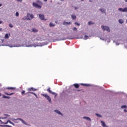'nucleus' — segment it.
Segmentation results:
<instances>
[{"label":"nucleus","instance_id":"1","mask_svg":"<svg viewBox=\"0 0 127 127\" xmlns=\"http://www.w3.org/2000/svg\"><path fill=\"white\" fill-rule=\"evenodd\" d=\"M46 44H44V43H36L34 44H32L30 43V41H27L25 42V44H21L20 42H17V43H15L14 42H12L11 44L8 45H2L0 44V46H8L9 47H37L39 46H43L44 45H46Z\"/></svg>","mask_w":127,"mask_h":127},{"label":"nucleus","instance_id":"2","mask_svg":"<svg viewBox=\"0 0 127 127\" xmlns=\"http://www.w3.org/2000/svg\"><path fill=\"white\" fill-rule=\"evenodd\" d=\"M42 96L46 98V99H47V101H48L50 104H52V101L51 100V98L50 97V96H49V95H48V94H42Z\"/></svg>","mask_w":127,"mask_h":127},{"label":"nucleus","instance_id":"3","mask_svg":"<svg viewBox=\"0 0 127 127\" xmlns=\"http://www.w3.org/2000/svg\"><path fill=\"white\" fill-rule=\"evenodd\" d=\"M34 15H33V14L29 13L27 14L26 19H27V20H31L33 18H34Z\"/></svg>","mask_w":127,"mask_h":127},{"label":"nucleus","instance_id":"4","mask_svg":"<svg viewBox=\"0 0 127 127\" xmlns=\"http://www.w3.org/2000/svg\"><path fill=\"white\" fill-rule=\"evenodd\" d=\"M13 120H14V121H20V122H21V123L24 125H25V126H28V124H27V123L24 121V120H23L22 119L17 118L16 119H13Z\"/></svg>","mask_w":127,"mask_h":127},{"label":"nucleus","instance_id":"5","mask_svg":"<svg viewBox=\"0 0 127 127\" xmlns=\"http://www.w3.org/2000/svg\"><path fill=\"white\" fill-rule=\"evenodd\" d=\"M101 28H102L103 30H104V31H105V30H107V31H108V32H110V27H109L108 26L102 25L101 26Z\"/></svg>","mask_w":127,"mask_h":127},{"label":"nucleus","instance_id":"6","mask_svg":"<svg viewBox=\"0 0 127 127\" xmlns=\"http://www.w3.org/2000/svg\"><path fill=\"white\" fill-rule=\"evenodd\" d=\"M33 6H34V7H36V8H39V9H40L42 7V6H40V5L35 2H33Z\"/></svg>","mask_w":127,"mask_h":127},{"label":"nucleus","instance_id":"7","mask_svg":"<svg viewBox=\"0 0 127 127\" xmlns=\"http://www.w3.org/2000/svg\"><path fill=\"white\" fill-rule=\"evenodd\" d=\"M39 18L41 20H46V19L45 18L44 14H39Z\"/></svg>","mask_w":127,"mask_h":127},{"label":"nucleus","instance_id":"8","mask_svg":"<svg viewBox=\"0 0 127 127\" xmlns=\"http://www.w3.org/2000/svg\"><path fill=\"white\" fill-rule=\"evenodd\" d=\"M4 116H5L4 117H0V119H1V120H5V119H7V118L10 117V115H8V114H4Z\"/></svg>","mask_w":127,"mask_h":127},{"label":"nucleus","instance_id":"9","mask_svg":"<svg viewBox=\"0 0 127 127\" xmlns=\"http://www.w3.org/2000/svg\"><path fill=\"white\" fill-rule=\"evenodd\" d=\"M37 89L33 88V87H31V88H29L27 89V91H28V92H30L31 91H33V92H35V91H37Z\"/></svg>","mask_w":127,"mask_h":127},{"label":"nucleus","instance_id":"10","mask_svg":"<svg viewBox=\"0 0 127 127\" xmlns=\"http://www.w3.org/2000/svg\"><path fill=\"white\" fill-rule=\"evenodd\" d=\"M54 112H55V113H56V114H58V115L63 116V114L61 113L60 111L58 110H55L54 111Z\"/></svg>","mask_w":127,"mask_h":127},{"label":"nucleus","instance_id":"11","mask_svg":"<svg viewBox=\"0 0 127 127\" xmlns=\"http://www.w3.org/2000/svg\"><path fill=\"white\" fill-rule=\"evenodd\" d=\"M71 23H72L71 22H66V21H64L63 22V25H69L71 24Z\"/></svg>","mask_w":127,"mask_h":127},{"label":"nucleus","instance_id":"12","mask_svg":"<svg viewBox=\"0 0 127 127\" xmlns=\"http://www.w3.org/2000/svg\"><path fill=\"white\" fill-rule=\"evenodd\" d=\"M83 119L84 120H86V121H88V122H91V121H92V120H91V118H90V117H83Z\"/></svg>","mask_w":127,"mask_h":127},{"label":"nucleus","instance_id":"13","mask_svg":"<svg viewBox=\"0 0 127 127\" xmlns=\"http://www.w3.org/2000/svg\"><path fill=\"white\" fill-rule=\"evenodd\" d=\"M71 17L73 20H76V18H77V16L75 14H71Z\"/></svg>","mask_w":127,"mask_h":127},{"label":"nucleus","instance_id":"14","mask_svg":"<svg viewBox=\"0 0 127 127\" xmlns=\"http://www.w3.org/2000/svg\"><path fill=\"white\" fill-rule=\"evenodd\" d=\"M99 10H100L102 13H105L106 14V10L105 8H100Z\"/></svg>","mask_w":127,"mask_h":127},{"label":"nucleus","instance_id":"15","mask_svg":"<svg viewBox=\"0 0 127 127\" xmlns=\"http://www.w3.org/2000/svg\"><path fill=\"white\" fill-rule=\"evenodd\" d=\"M80 85H81V86H85V87H90V86H91V84H90L81 83Z\"/></svg>","mask_w":127,"mask_h":127},{"label":"nucleus","instance_id":"16","mask_svg":"<svg viewBox=\"0 0 127 127\" xmlns=\"http://www.w3.org/2000/svg\"><path fill=\"white\" fill-rule=\"evenodd\" d=\"M101 123L102 124V127H109L107 126V125H106V123H105V122L101 121Z\"/></svg>","mask_w":127,"mask_h":127},{"label":"nucleus","instance_id":"17","mask_svg":"<svg viewBox=\"0 0 127 127\" xmlns=\"http://www.w3.org/2000/svg\"><path fill=\"white\" fill-rule=\"evenodd\" d=\"M38 30L36 29L35 28H33L32 29V32H34L35 33L38 32Z\"/></svg>","mask_w":127,"mask_h":127},{"label":"nucleus","instance_id":"18","mask_svg":"<svg viewBox=\"0 0 127 127\" xmlns=\"http://www.w3.org/2000/svg\"><path fill=\"white\" fill-rule=\"evenodd\" d=\"M4 94H5V95H6V96H11L12 95H13V93H7V92H4Z\"/></svg>","mask_w":127,"mask_h":127},{"label":"nucleus","instance_id":"19","mask_svg":"<svg viewBox=\"0 0 127 127\" xmlns=\"http://www.w3.org/2000/svg\"><path fill=\"white\" fill-rule=\"evenodd\" d=\"M49 25L50 27H54V26H55V24L51 22L50 23Z\"/></svg>","mask_w":127,"mask_h":127},{"label":"nucleus","instance_id":"20","mask_svg":"<svg viewBox=\"0 0 127 127\" xmlns=\"http://www.w3.org/2000/svg\"><path fill=\"white\" fill-rule=\"evenodd\" d=\"M47 92L50 93V94H52L53 92H52L50 87L47 89Z\"/></svg>","mask_w":127,"mask_h":127},{"label":"nucleus","instance_id":"21","mask_svg":"<svg viewBox=\"0 0 127 127\" xmlns=\"http://www.w3.org/2000/svg\"><path fill=\"white\" fill-rule=\"evenodd\" d=\"M74 87H75L76 89H78V88H79V84H73Z\"/></svg>","mask_w":127,"mask_h":127},{"label":"nucleus","instance_id":"22","mask_svg":"<svg viewBox=\"0 0 127 127\" xmlns=\"http://www.w3.org/2000/svg\"><path fill=\"white\" fill-rule=\"evenodd\" d=\"M9 38V36H8V34L6 33L5 34L4 38L5 39H7Z\"/></svg>","mask_w":127,"mask_h":127},{"label":"nucleus","instance_id":"23","mask_svg":"<svg viewBox=\"0 0 127 127\" xmlns=\"http://www.w3.org/2000/svg\"><path fill=\"white\" fill-rule=\"evenodd\" d=\"M119 22L120 23V24H123V23H124V20H123L122 19H120L119 20Z\"/></svg>","mask_w":127,"mask_h":127},{"label":"nucleus","instance_id":"24","mask_svg":"<svg viewBox=\"0 0 127 127\" xmlns=\"http://www.w3.org/2000/svg\"><path fill=\"white\" fill-rule=\"evenodd\" d=\"M96 116L98 117V118H103V116L101 114H96Z\"/></svg>","mask_w":127,"mask_h":127},{"label":"nucleus","instance_id":"25","mask_svg":"<svg viewBox=\"0 0 127 127\" xmlns=\"http://www.w3.org/2000/svg\"><path fill=\"white\" fill-rule=\"evenodd\" d=\"M89 39V36H88L87 35H85L84 36V38H83V39L84 40H87V39Z\"/></svg>","mask_w":127,"mask_h":127},{"label":"nucleus","instance_id":"26","mask_svg":"<svg viewBox=\"0 0 127 127\" xmlns=\"http://www.w3.org/2000/svg\"><path fill=\"white\" fill-rule=\"evenodd\" d=\"M7 89L8 90H14V89H15V88H14V87H7Z\"/></svg>","mask_w":127,"mask_h":127},{"label":"nucleus","instance_id":"27","mask_svg":"<svg viewBox=\"0 0 127 127\" xmlns=\"http://www.w3.org/2000/svg\"><path fill=\"white\" fill-rule=\"evenodd\" d=\"M118 10H119V11H122V12H124V9L123 8H119L118 9Z\"/></svg>","mask_w":127,"mask_h":127},{"label":"nucleus","instance_id":"28","mask_svg":"<svg viewBox=\"0 0 127 127\" xmlns=\"http://www.w3.org/2000/svg\"><path fill=\"white\" fill-rule=\"evenodd\" d=\"M122 109H127V105H123L121 106Z\"/></svg>","mask_w":127,"mask_h":127},{"label":"nucleus","instance_id":"29","mask_svg":"<svg viewBox=\"0 0 127 127\" xmlns=\"http://www.w3.org/2000/svg\"><path fill=\"white\" fill-rule=\"evenodd\" d=\"M52 95H55V98H56V97H57V93H55V92H53L52 93Z\"/></svg>","mask_w":127,"mask_h":127},{"label":"nucleus","instance_id":"30","mask_svg":"<svg viewBox=\"0 0 127 127\" xmlns=\"http://www.w3.org/2000/svg\"><path fill=\"white\" fill-rule=\"evenodd\" d=\"M76 39H82L83 38V36L81 37H77L75 38Z\"/></svg>","mask_w":127,"mask_h":127},{"label":"nucleus","instance_id":"31","mask_svg":"<svg viewBox=\"0 0 127 127\" xmlns=\"http://www.w3.org/2000/svg\"><path fill=\"white\" fill-rule=\"evenodd\" d=\"M124 12H127V7H125L124 8Z\"/></svg>","mask_w":127,"mask_h":127},{"label":"nucleus","instance_id":"32","mask_svg":"<svg viewBox=\"0 0 127 127\" xmlns=\"http://www.w3.org/2000/svg\"><path fill=\"white\" fill-rule=\"evenodd\" d=\"M74 24H75V25H78V26H80V23L77 22H75L74 23Z\"/></svg>","mask_w":127,"mask_h":127},{"label":"nucleus","instance_id":"33","mask_svg":"<svg viewBox=\"0 0 127 127\" xmlns=\"http://www.w3.org/2000/svg\"><path fill=\"white\" fill-rule=\"evenodd\" d=\"M114 43H115L116 45H120V43H118V42H116L115 41H113Z\"/></svg>","mask_w":127,"mask_h":127},{"label":"nucleus","instance_id":"34","mask_svg":"<svg viewBox=\"0 0 127 127\" xmlns=\"http://www.w3.org/2000/svg\"><path fill=\"white\" fill-rule=\"evenodd\" d=\"M67 38H61L60 40H66Z\"/></svg>","mask_w":127,"mask_h":127},{"label":"nucleus","instance_id":"35","mask_svg":"<svg viewBox=\"0 0 127 127\" xmlns=\"http://www.w3.org/2000/svg\"><path fill=\"white\" fill-rule=\"evenodd\" d=\"M25 93V91L23 90V91L21 92V94H22L23 96H24Z\"/></svg>","mask_w":127,"mask_h":127},{"label":"nucleus","instance_id":"36","mask_svg":"<svg viewBox=\"0 0 127 127\" xmlns=\"http://www.w3.org/2000/svg\"><path fill=\"white\" fill-rule=\"evenodd\" d=\"M15 15L16 16H18V15H19V13H18V12H16L15 13Z\"/></svg>","mask_w":127,"mask_h":127},{"label":"nucleus","instance_id":"37","mask_svg":"<svg viewBox=\"0 0 127 127\" xmlns=\"http://www.w3.org/2000/svg\"><path fill=\"white\" fill-rule=\"evenodd\" d=\"M9 27H11L12 28V27H13V25L11 24H9Z\"/></svg>","mask_w":127,"mask_h":127},{"label":"nucleus","instance_id":"38","mask_svg":"<svg viewBox=\"0 0 127 127\" xmlns=\"http://www.w3.org/2000/svg\"><path fill=\"white\" fill-rule=\"evenodd\" d=\"M91 24H93V23L91 21H89L88 22V25H91Z\"/></svg>","mask_w":127,"mask_h":127},{"label":"nucleus","instance_id":"39","mask_svg":"<svg viewBox=\"0 0 127 127\" xmlns=\"http://www.w3.org/2000/svg\"><path fill=\"white\" fill-rule=\"evenodd\" d=\"M28 93H29V94H32L33 95H35V93H34V92H28Z\"/></svg>","mask_w":127,"mask_h":127},{"label":"nucleus","instance_id":"40","mask_svg":"<svg viewBox=\"0 0 127 127\" xmlns=\"http://www.w3.org/2000/svg\"><path fill=\"white\" fill-rule=\"evenodd\" d=\"M72 30L74 31H76V30H77V28L76 27H74Z\"/></svg>","mask_w":127,"mask_h":127},{"label":"nucleus","instance_id":"41","mask_svg":"<svg viewBox=\"0 0 127 127\" xmlns=\"http://www.w3.org/2000/svg\"><path fill=\"white\" fill-rule=\"evenodd\" d=\"M2 98H3V99H6V96H5V95H3Z\"/></svg>","mask_w":127,"mask_h":127},{"label":"nucleus","instance_id":"42","mask_svg":"<svg viewBox=\"0 0 127 127\" xmlns=\"http://www.w3.org/2000/svg\"><path fill=\"white\" fill-rule=\"evenodd\" d=\"M0 123L4 125V122H3L1 120H0Z\"/></svg>","mask_w":127,"mask_h":127},{"label":"nucleus","instance_id":"43","mask_svg":"<svg viewBox=\"0 0 127 127\" xmlns=\"http://www.w3.org/2000/svg\"><path fill=\"white\" fill-rule=\"evenodd\" d=\"M100 39H101V40H105V41H107V40H106V39H104V38H100Z\"/></svg>","mask_w":127,"mask_h":127},{"label":"nucleus","instance_id":"44","mask_svg":"<svg viewBox=\"0 0 127 127\" xmlns=\"http://www.w3.org/2000/svg\"><path fill=\"white\" fill-rule=\"evenodd\" d=\"M17 1H19L20 2H22V0H16Z\"/></svg>","mask_w":127,"mask_h":127},{"label":"nucleus","instance_id":"45","mask_svg":"<svg viewBox=\"0 0 127 127\" xmlns=\"http://www.w3.org/2000/svg\"><path fill=\"white\" fill-rule=\"evenodd\" d=\"M6 99H10V97L6 96Z\"/></svg>","mask_w":127,"mask_h":127},{"label":"nucleus","instance_id":"46","mask_svg":"<svg viewBox=\"0 0 127 127\" xmlns=\"http://www.w3.org/2000/svg\"><path fill=\"white\" fill-rule=\"evenodd\" d=\"M7 124H8V122H7V121L5 123H4V125H7Z\"/></svg>","mask_w":127,"mask_h":127},{"label":"nucleus","instance_id":"47","mask_svg":"<svg viewBox=\"0 0 127 127\" xmlns=\"http://www.w3.org/2000/svg\"><path fill=\"white\" fill-rule=\"evenodd\" d=\"M34 96H35L36 98H38V97L37 96V95H36V94L35 93Z\"/></svg>","mask_w":127,"mask_h":127},{"label":"nucleus","instance_id":"48","mask_svg":"<svg viewBox=\"0 0 127 127\" xmlns=\"http://www.w3.org/2000/svg\"><path fill=\"white\" fill-rule=\"evenodd\" d=\"M75 9L76 10V9H78V7H74Z\"/></svg>","mask_w":127,"mask_h":127},{"label":"nucleus","instance_id":"49","mask_svg":"<svg viewBox=\"0 0 127 127\" xmlns=\"http://www.w3.org/2000/svg\"><path fill=\"white\" fill-rule=\"evenodd\" d=\"M13 123H12L11 121H10V122H9V124H10L11 125H12Z\"/></svg>","mask_w":127,"mask_h":127},{"label":"nucleus","instance_id":"50","mask_svg":"<svg viewBox=\"0 0 127 127\" xmlns=\"http://www.w3.org/2000/svg\"><path fill=\"white\" fill-rule=\"evenodd\" d=\"M13 123H12L11 121H10V122H9V124H10L11 125H12Z\"/></svg>","mask_w":127,"mask_h":127},{"label":"nucleus","instance_id":"51","mask_svg":"<svg viewBox=\"0 0 127 127\" xmlns=\"http://www.w3.org/2000/svg\"><path fill=\"white\" fill-rule=\"evenodd\" d=\"M90 2H93V0H89Z\"/></svg>","mask_w":127,"mask_h":127},{"label":"nucleus","instance_id":"52","mask_svg":"<svg viewBox=\"0 0 127 127\" xmlns=\"http://www.w3.org/2000/svg\"><path fill=\"white\" fill-rule=\"evenodd\" d=\"M0 31H2V28H0Z\"/></svg>","mask_w":127,"mask_h":127},{"label":"nucleus","instance_id":"53","mask_svg":"<svg viewBox=\"0 0 127 127\" xmlns=\"http://www.w3.org/2000/svg\"><path fill=\"white\" fill-rule=\"evenodd\" d=\"M7 123H10V121L9 120L7 121Z\"/></svg>","mask_w":127,"mask_h":127},{"label":"nucleus","instance_id":"54","mask_svg":"<svg viewBox=\"0 0 127 127\" xmlns=\"http://www.w3.org/2000/svg\"><path fill=\"white\" fill-rule=\"evenodd\" d=\"M1 23H2V21H0V24H1Z\"/></svg>","mask_w":127,"mask_h":127},{"label":"nucleus","instance_id":"55","mask_svg":"<svg viewBox=\"0 0 127 127\" xmlns=\"http://www.w3.org/2000/svg\"><path fill=\"white\" fill-rule=\"evenodd\" d=\"M124 112H126L127 113V110H126V109H125V110H124Z\"/></svg>","mask_w":127,"mask_h":127},{"label":"nucleus","instance_id":"56","mask_svg":"<svg viewBox=\"0 0 127 127\" xmlns=\"http://www.w3.org/2000/svg\"><path fill=\"white\" fill-rule=\"evenodd\" d=\"M107 42H108V43H110V40H108V41H107Z\"/></svg>","mask_w":127,"mask_h":127},{"label":"nucleus","instance_id":"57","mask_svg":"<svg viewBox=\"0 0 127 127\" xmlns=\"http://www.w3.org/2000/svg\"><path fill=\"white\" fill-rule=\"evenodd\" d=\"M68 39H73V38H68Z\"/></svg>","mask_w":127,"mask_h":127},{"label":"nucleus","instance_id":"58","mask_svg":"<svg viewBox=\"0 0 127 127\" xmlns=\"http://www.w3.org/2000/svg\"><path fill=\"white\" fill-rule=\"evenodd\" d=\"M26 94H29V93L27 92V93H26L25 94V95H26Z\"/></svg>","mask_w":127,"mask_h":127},{"label":"nucleus","instance_id":"59","mask_svg":"<svg viewBox=\"0 0 127 127\" xmlns=\"http://www.w3.org/2000/svg\"><path fill=\"white\" fill-rule=\"evenodd\" d=\"M2 43H3V40H1Z\"/></svg>","mask_w":127,"mask_h":127},{"label":"nucleus","instance_id":"60","mask_svg":"<svg viewBox=\"0 0 127 127\" xmlns=\"http://www.w3.org/2000/svg\"><path fill=\"white\" fill-rule=\"evenodd\" d=\"M44 1H47V0H43Z\"/></svg>","mask_w":127,"mask_h":127},{"label":"nucleus","instance_id":"61","mask_svg":"<svg viewBox=\"0 0 127 127\" xmlns=\"http://www.w3.org/2000/svg\"><path fill=\"white\" fill-rule=\"evenodd\" d=\"M1 5H2V4H0V6H1Z\"/></svg>","mask_w":127,"mask_h":127},{"label":"nucleus","instance_id":"62","mask_svg":"<svg viewBox=\"0 0 127 127\" xmlns=\"http://www.w3.org/2000/svg\"><path fill=\"white\" fill-rule=\"evenodd\" d=\"M12 126H15V125L13 124V123H12Z\"/></svg>","mask_w":127,"mask_h":127},{"label":"nucleus","instance_id":"63","mask_svg":"<svg viewBox=\"0 0 127 127\" xmlns=\"http://www.w3.org/2000/svg\"><path fill=\"white\" fill-rule=\"evenodd\" d=\"M125 1H126V2H127V0H126Z\"/></svg>","mask_w":127,"mask_h":127},{"label":"nucleus","instance_id":"64","mask_svg":"<svg viewBox=\"0 0 127 127\" xmlns=\"http://www.w3.org/2000/svg\"><path fill=\"white\" fill-rule=\"evenodd\" d=\"M96 88H98V86H96Z\"/></svg>","mask_w":127,"mask_h":127}]
</instances>
